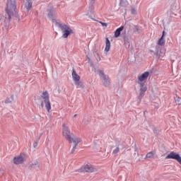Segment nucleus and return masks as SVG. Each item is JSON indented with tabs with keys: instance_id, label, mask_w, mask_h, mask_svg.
Returning <instances> with one entry per match:
<instances>
[{
	"instance_id": "obj_1",
	"label": "nucleus",
	"mask_w": 181,
	"mask_h": 181,
	"mask_svg": "<svg viewBox=\"0 0 181 181\" xmlns=\"http://www.w3.org/2000/svg\"><path fill=\"white\" fill-rule=\"evenodd\" d=\"M13 16L16 18V19H18V21H21L19 14L16 13V0H7L6 15L4 16V15L0 14V22L3 21L1 25H3L2 29H4V30H8V29H9V25Z\"/></svg>"
},
{
	"instance_id": "obj_2",
	"label": "nucleus",
	"mask_w": 181,
	"mask_h": 181,
	"mask_svg": "<svg viewBox=\"0 0 181 181\" xmlns=\"http://www.w3.org/2000/svg\"><path fill=\"white\" fill-rule=\"evenodd\" d=\"M62 127H63V135L66 139V141H69V142H70L71 144V142H74V144H75L71 152V153H74V152H76V149L77 146H78L80 142H81V138H78V137H76L75 139L73 138L74 135L70 132V129L69 128V127L66 126V124H64Z\"/></svg>"
},
{
	"instance_id": "obj_3",
	"label": "nucleus",
	"mask_w": 181,
	"mask_h": 181,
	"mask_svg": "<svg viewBox=\"0 0 181 181\" xmlns=\"http://www.w3.org/2000/svg\"><path fill=\"white\" fill-rule=\"evenodd\" d=\"M52 22L53 23L55 22V25L57 27L60 28V29L63 33V37L64 39H67L69 37V35H71V33H74V32L72 30V29L68 25H66V24L63 25L59 22H57V21H56V19H52Z\"/></svg>"
},
{
	"instance_id": "obj_4",
	"label": "nucleus",
	"mask_w": 181,
	"mask_h": 181,
	"mask_svg": "<svg viewBox=\"0 0 181 181\" xmlns=\"http://www.w3.org/2000/svg\"><path fill=\"white\" fill-rule=\"evenodd\" d=\"M165 30L163 31L162 36L158 41V45L156 46V52L155 55L156 56L157 59H160V54L162 53V48L160 46H165Z\"/></svg>"
},
{
	"instance_id": "obj_5",
	"label": "nucleus",
	"mask_w": 181,
	"mask_h": 181,
	"mask_svg": "<svg viewBox=\"0 0 181 181\" xmlns=\"http://www.w3.org/2000/svg\"><path fill=\"white\" fill-rule=\"evenodd\" d=\"M98 73L100 77L102 83L105 87H110L111 82H110V76L104 73V71L98 70Z\"/></svg>"
},
{
	"instance_id": "obj_6",
	"label": "nucleus",
	"mask_w": 181,
	"mask_h": 181,
	"mask_svg": "<svg viewBox=\"0 0 181 181\" xmlns=\"http://www.w3.org/2000/svg\"><path fill=\"white\" fill-rule=\"evenodd\" d=\"M41 97L44 100V103L45 104V108L47 112H50V110H52V105L50 104L49 93L47 92V90L43 92Z\"/></svg>"
},
{
	"instance_id": "obj_7",
	"label": "nucleus",
	"mask_w": 181,
	"mask_h": 181,
	"mask_svg": "<svg viewBox=\"0 0 181 181\" xmlns=\"http://www.w3.org/2000/svg\"><path fill=\"white\" fill-rule=\"evenodd\" d=\"M76 172H78L79 173H85V172L93 173V172H97V168H95L91 164H86L77 170Z\"/></svg>"
},
{
	"instance_id": "obj_8",
	"label": "nucleus",
	"mask_w": 181,
	"mask_h": 181,
	"mask_svg": "<svg viewBox=\"0 0 181 181\" xmlns=\"http://www.w3.org/2000/svg\"><path fill=\"white\" fill-rule=\"evenodd\" d=\"M140 94L138 97L137 101L138 103H141L142 98L145 97V93H146V90H148V87L145 86V83H140Z\"/></svg>"
},
{
	"instance_id": "obj_9",
	"label": "nucleus",
	"mask_w": 181,
	"mask_h": 181,
	"mask_svg": "<svg viewBox=\"0 0 181 181\" xmlns=\"http://www.w3.org/2000/svg\"><path fill=\"white\" fill-rule=\"evenodd\" d=\"M165 159H174L175 160H177L180 165H181V157L180 155L177 153H175L174 151H172L168 154Z\"/></svg>"
},
{
	"instance_id": "obj_10",
	"label": "nucleus",
	"mask_w": 181,
	"mask_h": 181,
	"mask_svg": "<svg viewBox=\"0 0 181 181\" xmlns=\"http://www.w3.org/2000/svg\"><path fill=\"white\" fill-rule=\"evenodd\" d=\"M124 29V32H129L127 27L122 25L115 31V37H119V36H121V32H122Z\"/></svg>"
},
{
	"instance_id": "obj_11",
	"label": "nucleus",
	"mask_w": 181,
	"mask_h": 181,
	"mask_svg": "<svg viewBox=\"0 0 181 181\" xmlns=\"http://www.w3.org/2000/svg\"><path fill=\"white\" fill-rule=\"evenodd\" d=\"M47 16L49 19H54L53 18H56L57 14H56V8L54 7H50L49 8L47 9Z\"/></svg>"
},
{
	"instance_id": "obj_12",
	"label": "nucleus",
	"mask_w": 181,
	"mask_h": 181,
	"mask_svg": "<svg viewBox=\"0 0 181 181\" xmlns=\"http://www.w3.org/2000/svg\"><path fill=\"white\" fill-rule=\"evenodd\" d=\"M149 77V71H146L144 74H142L141 76H139L137 83L140 84V83H144L142 81L146 80Z\"/></svg>"
},
{
	"instance_id": "obj_13",
	"label": "nucleus",
	"mask_w": 181,
	"mask_h": 181,
	"mask_svg": "<svg viewBox=\"0 0 181 181\" xmlns=\"http://www.w3.org/2000/svg\"><path fill=\"white\" fill-rule=\"evenodd\" d=\"M28 169H30V170L33 169H35L36 170H39V169H40V164L39 163L38 161H34L33 163H31L28 166Z\"/></svg>"
},
{
	"instance_id": "obj_14",
	"label": "nucleus",
	"mask_w": 181,
	"mask_h": 181,
	"mask_svg": "<svg viewBox=\"0 0 181 181\" xmlns=\"http://www.w3.org/2000/svg\"><path fill=\"white\" fill-rule=\"evenodd\" d=\"M24 160H25L21 155L17 157H14L13 158V163H15V165H21L24 162Z\"/></svg>"
},
{
	"instance_id": "obj_15",
	"label": "nucleus",
	"mask_w": 181,
	"mask_h": 181,
	"mask_svg": "<svg viewBox=\"0 0 181 181\" xmlns=\"http://www.w3.org/2000/svg\"><path fill=\"white\" fill-rule=\"evenodd\" d=\"M25 4V8L27 10V12L30 11V8H32V1L31 0H23Z\"/></svg>"
},
{
	"instance_id": "obj_16",
	"label": "nucleus",
	"mask_w": 181,
	"mask_h": 181,
	"mask_svg": "<svg viewBox=\"0 0 181 181\" xmlns=\"http://www.w3.org/2000/svg\"><path fill=\"white\" fill-rule=\"evenodd\" d=\"M119 146L122 147V149H124V148H125L124 146V145L121 142L119 141L117 148L112 152L113 155H117V153H118V152H119Z\"/></svg>"
},
{
	"instance_id": "obj_17",
	"label": "nucleus",
	"mask_w": 181,
	"mask_h": 181,
	"mask_svg": "<svg viewBox=\"0 0 181 181\" xmlns=\"http://www.w3.org/2000/svg\"><path fill=\"white\" fill-rule=\"evenodd\" d=\"M72 78L75 82L80 81V76H78V74H77V72H76V70L74 69H73L72 71Z\"/></svg>"
},
{
	"instance_id": "obj_18",
	"label": "nucleus",
	"mask_w": 181,
	"mask_h": 181,
	"mask_svg": "<svg viewBox=\"0 0 181 181\" xmlns=\"http://www.w3.org/2000/svg\"><path fill=\"white\" fill-rule=\"evenodd\" d=\"M15 101V95H11L10 98H7L5 100V104H12Z\"/></svg>"
},
{
	"instance_id": "obj_19",
	"label": "nucleus",
	"mask_w": 181,
	"mask_h": 181,
	"mask_svg": "<svg viewBox=\"0 0 181 181\" xmlns=\"http://www.w3.org/2000/svg\"><path fill=\"white\" fill-rule=\"evenodd\" d=\"M110 49H111V42L108 37H106V47H105V52H110Z\"/></svg>"
},
{
	"instance_id": "obj_20",
	"label": "nucleus",
	"mask_w": 181,
	"mask_h": 181,
	"mask_svg": "<svg viewBox=\"0 0 181 181\" xmlns=\"http://www.w3.org/2000/svg\"><path fill=\"white\" fill-rule=\"evenodd\" d=\"M76 86H77L78 88H84V84L81 81H75Z\"/></svg>"
},
{
	"instance_id": "obj_21",
	"label": "nucleus",
	"mask_w": 181,
	"mask_h": 181,
	"mask_svg": "<svg viewBox=\"0 0 181 181\" xmlns=\"http://www.w3.org/2000/svg\"><path fill=\"white\" fill-rule=\"evenodd\" d=\"M153 156H155V153L153 151H151L146 154V158H152Z\"/></svg>"
},
{
	"instance_id": "obj_22",
	"label": "nucleus",
	"mask_w": 181,
	"mask_h": 181,
	"mask_svg": "<svg viewBox=\"0 0 181 181\" xmlns=\"http://www.w3.org/2000/svg\"><path fill=\"white\" fill-rule=\"evenodd\" d=\"M134 33H139V26L134 25V28H133Z\"/></svg>"
},
{
	"instance_id": "obj_23",
	"label": "nucleus",
	"mask_w": 181,
	"mask_h": 181,
	"mask_svg": "<svg viewBox=\"0 0 181 181\" xmlns=\"http://www.w3.org/2000/svg\"><path fill=\"white\" fill-rule=\"evenodd\" d=\"M40 140V137H39L38 139H36V141L34 142L33 144V147L34 148H37V145L39 144V141Z\"/></svg>"
},
{
	"instance_id": "obj_24",
	"label": "nucleus",
	"mask_w": 181,
	"mask_h": 181,
	"mask_svg": "<svg viewBox=\"0 0 181 181\" xmlns=\"http://www.w3.org/2000/svg\"><path fill=\"white\" fill-rule=\"evenodd\" d=\"M175 103H177V104L178 105H181V98H177L175 99Z\"/></svg>"
},
{
	"instance_id": "obj_25",
	"label": "nucleus",
	"mask_w": 181,
	"mask_h": 181,
	"mask_svg": "<svg viewBox=\"0 0 181 181\" xmlns=\"http://www.w3.org/2000/svg\"><path fill=\"white\" fill-rule=\"evenodd\" d=\"M153 133L156 134V135H158L159 134V129H158V128H155L153 129Z\"/></svg>"
},
{
	"instance_id": "obj_26",
	"label": "nucleus",
	"mask_w": 181,
	"mask_h": 181,
	"mask_svg": "<svg viewBox=\"0 0 181 181\" xmlns=\"http://www.w3.org/2000/svg\"><path fill=\"white\" fill-rule=\"evenodd\" d=\"M96 59L97 62H100V60H101V57H100V54H98V53L96 54Z\"/></svg>"
},
{
	"instance_id": "obj_27",
	"label": "nucleus",
	"mask_w": 181,
	"mask_h": 181,
	"mask_svg": "<svg viewBox=\"0 0 181 181\" xmlns=\"http://www.w3.org/2000/svg\"><path fill=\"white\" fill-rule=\"evenodd\" d=\"M100 23L102 25V26H105V28H107V26H108V24L107 23H103L100 21Z\"/></svg>"
},
{
	"instance_id": "obj_28",
	"label": "nucleus",
	"mask_w": 181,
	"mask_h": 181,
	"mask_svg": "<svg viewBox=\"0 0 181 181\" xmlns=\"http://www.w3.org/2000/svg\"><path fill=\"white\" fill-rule=\"evenodd\" d=\"M132 15H135V13L136 12V11H135V8H132L131 11Z\"/></svg>"
},
{
	"instance_id": "obj_29",
	"label": "nucleus",
	"mask_w": 181,
	"mask_h": 181,
	"mask_svg": "<svg viewBox=\"0 0 181 181\" xmlns=\"http://www.w3.org/2000/svg\"><path fill=\"white\" fill-rule=\"evenodd\" d=\"M89 63L90 64V67H94V63L93 62V61H90Z\"/></svg>"
},
{
	"instance_id": "obj_30",
	"label": "nucleus",
	"mask_w": 181,
	"mask_h": 181,
	"mask_svg": "<svg viewBox=\"0 0 181 181\" xmlns=\"http://www.w3.org/2000/svg\"><path fill=\"white\" fill-rule=\"evenodd\" d=\"M95 2V0H90V4H91V5H93V4Z\"/></svg>"
},
{
	"instance_id": "obj_31",
	"label": "nucleus",
	"mask_w": 181,
	"mask_h": 181,
	"mask_svg": "<svg viewBox=\"0 0 181 181\" xmlns=\"http://www.w3.org/2000/svg\"><path fill=\"white\" fill-rule=\"evenodd\" d=\"M124 45H126L127 44V40L125 38V35L124 36Z\"/></svg>"
},
{
	"instance_id": "obj_32",
	"label": "nucleus",
	"mask_w": 181,
	"mask_h": 181,
	"mask_svg": "<svg viewBox=\"0 0 181 181\" xmlns=\"http://www.w3.org/2000/svg\"><path fill=\"white\" fill-rule=\"evenodd\" d=\"M45 107V104L43 103V102H41V107L43 108Z\"/></svg>"
},
{
	"instance_id": "obj_33",
	"label": "nucleus",
	"mask_w": 181,
	"mask_h": 181,
	"mask_svg": "<svg viewBox=\"0 0 181 181\" xmlns=\"http://www.w3.org/2000/svg\"><path fill=\"white\" fill-rule=\"evenodd\" d=\"M150 52H151V53H154V54H155V53L156 52V51L154 52V51L152 50V49H151Z\"/></svg>"
},
{
	"instance_id": "obj_34",
	"label": "nucleus",
	"mask_w": 181,
	"mask_h": 181,
	"mask_svg": "<svg viewBox=\"0 0 181 181\" xmlns=\"http://www.w3.org/2000/svg\"><path fill=\"white\" fill-rule=\"evenodd\" d=\"M88 63H90L91 62V59L88 57Z\"/></svg>"
},
{
	"instance_id": "obj_35",
	"label": "nucleus",
	"mask_w": 181,
	"mask_h": 181,
	"mask_svg": "<svg viewBox=\"0 0 181 181\" xmlns=\"http://www.w3.org/2000/svg\"><path fill=\"white\" fill-rule=\"evenodd\" d=\"M122 2H124V0H120V5H122Z\"/></svg>"
},
{
	"instance_id": "obj_36",
	"label": "nucleus",
	"mask_w": 181,
	"mask_h": 181,
	"mask_svg": "<svg viewBox=\"0 0 181 181\" xmlns=\"http://www.w3.org/2000/svg\"><path fill=\"white\" fill-rule=\"evenodd\" d=\"M74 117H77V115H74Z\"/></svg>"
},
{
	"instance_id": "obj_37",
	"label": "nucleus",
	"mask_w": 181,
	"mask_h": 181,
	"mask_svg": "<svg viewBox=\"0 0 181 181\" xmlns=\"http://www.w3.org/2000/svg\"><path fill=\"white\" fill-rule=\"evenodd\" d=\"M145 112H146V111H145V112H144V114H145Z\"/></svg>"
}]
</instances>
